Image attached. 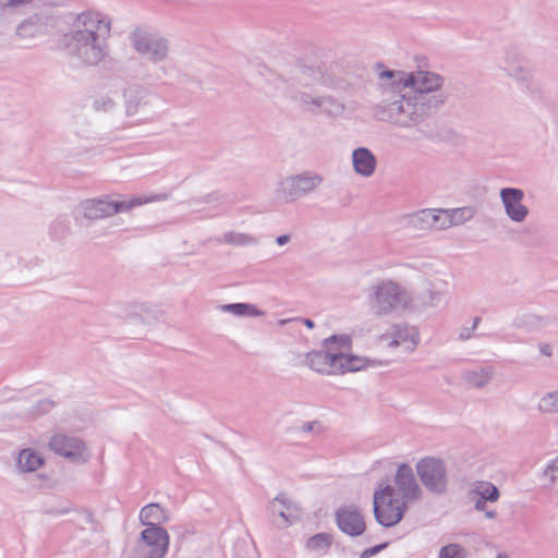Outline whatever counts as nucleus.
<instances>
[{
  "label": "nucleus",
  "instance_id": "nucleus-47",
  "mask_svg": "<svg viewBox=\"0 0 558 558\" xmlns=\"http://www.w3.org/2000/svg\"><path fill=\"white\" fill-rule=\"evenodd\" d=\"M331 86L335 89H342V90H344L347 88V86H348V83L345 81H343V80H340L338 82L332 83Z\"/></svg>",
  "mask_w": 558,
  "mask_h": 558
},
{
  "label": "nucleus",
  "instance_id": "nucleus-10",
  "mask_svg": "<svg viewBox=\"0 0 558 558\" xmlns=\"http://www.w3.org/2000/svg\"><path fill=\"white\" fill-rule=\"evenodd\" d=\"M420 341L417 326L405 322L391 324L386 330V345L389 349H400L404 353H412Z\"/></svg>",
  "mask_w": 558,
  "mask_h": 558
},
{
  "label": "nucleus",
  "instance_id": "nucleus-38",
  "mask_svg": "<svg viewBox=\"0 0 558 558\" xmlns=\"http://www.w3.org/2000/svg\"><path fill=\"white\" fill-rule=\"evenodd\" d=\"M94 108L97 111H110L114 108V101L107 96H101L94 100Z\"/></svg>",
  "mask_w": 558,
  "mask_h": 558
},
{
  "label": "nucleus",
  "instance_id": "nucleus-52",
  "mask_svg": "<svg viewBox=\"0 0 558 558\" xmlns=\"http://www.w3.org/2000/svg\"><path fill=\"white\" fill-rule=\"evenodd\" d=\"M496 558H502V556H501V555H499V556H497Z\"/></svg>",
  "mask_w": 558,
  "mask_h": 558
},
{
  "label": "nucleus",
  "instance_id": "nucleus-37",
  "mask_svg": "<svg viewBox=\"0 0 558 558\" xmlns=\"http://www.w3.org/2000/svg\"><path fill=\"white\" fill-rule=\"evenodd\" d=\"M481 322L480 317H474L472 325L461 326L458 332V340L466 341L475 337V330Z\"/></svg>",
  "mask_w": 558,
  "mask_h": 558
},
{
  "label": "nucleus",
  "instance_id": "nucleus-36",
  "mask_svg": "<svg viewBox=\"0 0 558 558\" xmlns=\"http://www.w3.org/2000/svg\"><path fill=\"white\" fill-rule=\"evenodd\" d=\"M466 549L458 543H452L440 548L438 558H466Z\"/></svg>",
  "mask_w": 558,
  "mask_h": 558
},
{
  "label": "nucleus",
  "instance_id": "nucleus-49",
  "mask_svg": "<svg viewBox=\"0 0 558 558\" xmlns=\"http://www.w3.org/2000/svg\"><path fill=\"white\" fill-rule=\"evenodd\" d=\"M70 510L69 509H53L50 511L51 514H56V515H60V514H65L68 513Z\"/></svg>",
  "mask_w": 558,
  "mask_h": 558
},
{
  "label": "nucleus",
  "instance_id": "nucleus-45",
  "mask_svg": "<svg viewBox=\"0 0 558 558\" xmlns=\"http://www.w3.org/2000/svg\"><path fill=\"white\" fill-rule=\"evenodd\" d=\"M290 239H291V238H290V235H289V234H282V235L277 236V239H276V243H277L278 245L282 246V245H286L287 243H289V242H290Z\"/></svg>",
  "mask_w": 558,
  "mask_h": 558
},
{
  "label": "nucleus",
  "instance_id": "nucleus-40",
  "mask_svg": "<svg viewBox=\"0 0 558 558\" xmlns=\"http://www.w3.org/2000/svg\"><path fill=\"white\" fill-rule=\"evenodd\" d=\"M32 0H0V7L2 8H15L21 4L29 3Z\"/></svg>",
  "mask_w": 558,
  "mask_h": 558
},
{
  "label": "nucleus",
  "instance_id": "nucleus-28",
  "mask_svg": "<svg viewBox=\"0 0 558 558\" xmlns=\"http://www.w3.org/2000/svg\"><path fill=\"white\" fill-rule=\"evenodd\" d=\"M367 300L372 314L377 316L384 314V282H379L371 289Z\"/></svg>",
  "mask_w": 558,
  "mask_h": 558
},
{
  "label": "nucleus",
  "instance_id": "nucleus-14",
  "mask_svg": "<svg viewBox=\"0 0 558 558\" xmlns=\"http://www.w3.org/2000/svg\"><path fill=\"white\" fill-rule=\"evenodd\" d=\"M499 197L507 217L521 223L529 216V208L523 204L524 192L517 187H504L499 192Z\"/></svg>",
  "mask_w": 558,
  "mask_h": 558
},
{
  "label": "nucleus",
  "instance_id": "nucleus-6",
  "mask_svg": "<svg viewBox=\"0 0 558 558\" xmlns=\"http://www.w3.org/2000/svg\"><path fill=\"white\" fill-rule=\"evenodd\" d=\"M415 471L424 488L433 495L441 496L448 490L449 477L446 462L435 456L421 458Z\"/></svg>",
  "mask_w": 558,
  "mask_h": 558
},
{
  "label": "nucleus",
  "instance_id": "nucleus-51",
  "mask_svg": "<svg viewBox=\"0 0 558 558\" xmlns=\"http://www.w3.org/2000/svg\"><path fill=\"white\" fill-rule=\"evenodd\" d=\"M287 323H288V320H287V319H282V320H280V325H284V324H287Z\"/></svg>",
  "mask_w": 558,
  "mask_h": 558
},
{
  "label": "nucleus",
  "instance_id": "nucleus-26",
  "mask_svg": "<svg viewBox=\"0 0 558 558\" xmlns=\"http://www.w3.org/2000/svg\"><path fill=\"white\" fill-rule=\"evenodd\" d=\"M492 367H483L475 371H469L464 374L465 381L474 388H484L493 378Z\"/></svg>",
  "mask_w": 558,
  "mask_h": 558
},
{
  "label": "nucleus",
  "instance_id": "nucleus-11",
  "mask_svg": "<svg viewBox=\"0 0 558 558\" xmlns=\"http://www.w3.org/2000/svg\"><path fill=\"white\" fill-rule=\"evenodd\" d=\"M271 522L278 529H286L301 519L302 511L296 502L284 494L275 497L267 507Z\"/></svg>",
  "mask_w": 558,
  "mask_h": 558
},
{
  "label": "nucleus",
  "instance_id": "nucleus-13",
  "mask_svg": "<svg viewBox=\"0 0 558 558\" xmlns=\"http://www.w3.org/2000/svg\"><path fill=\"white\" fill-rule=\"evenodd\" d=\"M159 102L156 95L144 88H130L125 93V113L129 117L141 114L144 120H148Z\"/></svg>",
  "mask_w": 558,
  "mask_h": 558
},
{
  "label": "nucleus",
  "instance_id": "nucleus-43",
  "mask_svg": "<svg viewBox=\"0 0 558 558\" xmlns=\"http://www.w3.org/2000/svg\"><path fill=\"white\" fill-rule=\"evenodd\" d=\"M220 199V196L218 193H210L204 196L199 203H211V202H218Z\"/></svg>",
  "mask_w": 558,
  "mask_h": 558
},
{
  "label": "nucleus",
  "instance_id": "nucleus-2",
  "mask_svg": "<svg viewBox=\"0 0 558 558\" xmlns=\"http://www.w3.org/2000/svg\"><path fill=\"white\" fill-rule=\"evenodd\" d=\"M111 31V20L95 11L80 15L78 27L68 44L70 52L82 64L97 65L108 54L107 38Z\"/></svg>",
  "mask_w": 558,
  "mask_h": 558
},
{
  "label": "nucleus",
  "instance_id": "nucleus-29",
  "mask_svg": "<svg viewBox=\"0 0 558 558\" xmlns=\"http://www.w3.org/2000/svg\"><path fill=\"white\" fill-rule=\"evenodd\" d=\"M215 241L234 246H247L256 244V239L252 235L233 231L225 233L221 238H216Z\"/></svg>",
  "mask_w": 558,
  "mask_h": 558
},
{
  "label": "nucleus",
  "instance_id": "nucleus-7",
  "mask_svg": "<svg viewBox=\"0 0 558 558\" xmlns=\"http://www.w3.org/2000/svg\"><path fill=\"white\" fill-rule=\"evenodd\" d=\"M169 547V534L163 527H146L125 558H163Z\"/></svg>",
  "mask_w": 558,
  "mask_h": 558
},
{
  "label": "nucleus",
  "instance_id": "nucleus-5",
  "mask_svg": "<svg viewBox=\"0 0 558 558\" xmlns=\"http://www.w3.org/2000/svg\"><path fill=\"white\" fill-rule=\"evenodd\" d=\"M401 270L409 271L410 267L407 265L391 266L392 278L386 280V315L389 316H404L415 308L414 299L409 289L395 279Z\"/></svg>",
  "mask_w": 558,
  "mask_h": 558
},
{
  "label": "nucleus",
  "instance_id": "nucleus-39",
  "mask_svg": "<svg viewBox=\"0 0 558 558\" xmlns=\"http://www.w3.org/2000/svg\"><path fill=\"white\" fill-rule=\"evenodd\" d=\"M383 550H384V543H380L371 548L363 550L360 555V558H371L372 556L377 555Z\"/></svg>",
  "mask_w": 558,
  "mask_h": 558
},
{
  "label": "nucleus",
  "instance_id": "nucleus-18",
  "mask_svg": "<svg viewBox=\"0 0 558 558\" xmlns=\"http://www.w3.org/2000/svg\"><path fill=\"white\" fill-rule=\"evenodd\" d=\"M468 498L476 511H484L488 504L497 502L500 492L496 485L487 481L474 482L468 490Z\"/></svg>",
  "mask_w": 558,
  "mask_h": 558
},
{
  "label": "nucleus",
  "instance_id": "nucleus-33",
  "mask_svg": "<svg viewBox=\"0 0 558 558\" xmlns=\"http://www.w3.org/2000/svg\"><path fill=\"white\" fill-rule=\"evenodd\" d=\"M373 506L376 521L380 525H384V483H379L377 488L375 489Z\"/></svg>",
  "mask_w": 558,
  "mask_h": 558
},
{
  "label": "nucleus",
  "instance_id": "nucleus-48",
  "mask_svg": "<svg viewBox=\"0 0 558 558\" xmlns=\"http://www.w3.org/2000/svg\"><path fill=\"white\" fill-rule=\"evenodd\" d=\"M302 322L310 329H313L315 327L314 320H312L310 318H303Z\"/></svg>",
  "mask_w": 558,
  "mask_h": 558
},
{
  "label": "nucleus",
  "instance_id": "nucleus-4",
  "mask_svg": "<svg viewBox=\"0 0 558 558\" xmlns=\"http://www.w3.org/2000/svg\"><path fill=\"white\" fill-rule=\"evenodd\" d=\"M161 197H132L129 201L112 199L108 195L82 201L78 205V213L87 220H99L113 216L114 214L129 211L143 204L159 201Z\"/></svg>",
  "mask_w": 558,
  "mask_h": 558
},
{
  "label": "nucleus",
  "instance_id": "nucleus-34",
  "mask_svg": "<svg viewBox=\"0 0 558 558\" xmlns=\"http://www.w3.org/2000/svg\"><path fill=\"white\" fill-rule=\"evenodd\" d=\"M350 344L351 339L348 335H333L324 340V347L332 352H336L337 349H348Z\"/></svg>",
  "mask_w": 558,
  "mask_h": 558
},
{
  "label": "nucleus",
  "instance_id": "nucleus-22",
  "mask_svg": "<svg viewBox=\"0 0 558 558\" xmlns=\"http://www.w3.org/2000/svg\"><path fill=\"white\" fill-rule=\"evenodd\" d=\"M475 208L473 207H459L452 209H445V227L449 229L450 227L461 226L468 221H470L475 216Z\"/></svg>",
  "mask_w": 558,
  "mask_h": 558
},
{
  "label": "nucleus",
  "instance_id": "nucleus-24",
  "mask_svg": "<svg viewBox=\"0 0 558 558\" xmlns=\"http://www.w3.org/2000/svg\"><path fill=\"white\" fill-rule=\"evenodd\" d=\"M44 463V460L32 449H23L17 458L16 465L22 472H34Z\"/></svg>",
  "mask_w": 558,
  "mask_h": 558
},
{
  "label": "nucleus",
  "instance_id": "nucleus-23",
  "mask_svg": "<svg viewBox=\"0 0 558 558\" xmlns=\"http://www.w3.org/2000/svg\"><path fill=\"white\" fill-rule=\"evenodd\" d=\"M221 311L239 317H260L265 315V312L251 303L223 304Z\"/></svg>",
  "mask_w": 558,
  "mask_h": 558
},
{
  "label": "nucleus",
  "instance_id": "nucleus-20",
  "mask_svg": "<svg viewBox=\"0 0 558 558\" xmlns=\"http://www.w3.org/2000/svg\"><path fill=\"white\" fill-rule=\"evenodd\" d=\"M352 165L359 175L368 178L374 174L377 160L368 148L359 147L352 153Z\"/></svg>",
  "mask_w": 558,
  "mask_h": 558
},
{
  "label": "nucleus",
  "instance_id": "nucleus-9",
  "mask_svg": "<svg viewBox=\"0 0 558 558\" xmlns=\"http://www.w3.org/2000/svg\"><path fill=\"white\" fill-rule=\"evenodd\" d=\"M131 44L138 53L147 56L153 62L163 61L169 53L167 39L143 28H136L131 34Z\"/></svg>",
  "mask_w": 558,
  "mask_h": 558
},
{
  "label": "nucleus",
  "instance_id": "nucleus-21",
  "mask_svg": "<svg viewBox=\"0 0 558 558\" xmlns=\"http://www.w3.org/2000/svg\"><path fill=\"white\" fill-rule=\"evenodd\" d=\"M140 521L146 527H161V523L169 521V514L159 504H149L141 509Z\"/></svg>",
  "mask_w": 558,
  "mask_h": 558
},
{
  "label": "nucleus",
  "instance_id": "nucleus-31",
  "mask_svg": "<svg viewBox=\"0 0 558 558\" xmlns=\"http://www.w3.org/2000/svg\"><path fill=\"white\" fill-rule=\"evenodd\" d=\"M318 112L329 117H340L344 112V105L331 96H322L318 104Z\"/></svg>",
  "mask_w": 558,
  "mask_h": 558
},
{
  "label": "nucleus",
  "instance_id": "nucleus-1",
  "mask_svg": "<svg viewBox=\"0 0 558 558\" xmlns=\"http://www.w3.org/2000/svg\"><path fill=\"white\" fill-rule=\"evenodd\" d=\"M445 85L435 71L386 69V120L401 128L420 125L448 101Z\"/></svg>",
  "mask_w": 558,
  "mask_h": 558
},
{
  "label": "nucleus",
  "instance_id": "nucleus-17",
  "mask_svg": "<svg viewBox=\"0 0 558 558\" xmlns=\"http://www.w3.org/2000/svg\"><path fill=\"white\" fill-rule=\"evenodd\" d=\"M445 209L426 208L405 217L407 225L416 230H446Z\"/></svg>",
  "mask_w": 558,
  "mask_h": 558
},
{
  "label": "nucleus",
  "instance_id": "nucleus-32",
  "mask_svg": "<svg viewBox=\"0 0 558 558\" xmlns=\"http://www.w3.org/2000/svg\"><path fill=\"white\" fill-rule=\"evenodd\" d=\"M320 97L322 96L319 95L312 94L305 90H299L292 95V99L300 104L303 107V109L314 113H318V104Z\"/></svg>",
  "mask_w": 558,
  "mask_h": 558
},
{
  "label": "nucleus",
  "instance_id": "nucleus-27",
  "mask_svg": "<svg viewBox=\"0 0 558 558\" xmlns=\"http://www.w3.org/2000/svg\"><path fill=\"white\" fill-rule=\"evenodd\" d=\"M536 409L542 415L558 414V389L543 393Z\"/></svg>",
  "mask_w": 558,
  "mask_h": 558
},
{
  "label": "nucleus",
  "instance_id": "nucleus-25",
  "mask_svg": "<svg viewBox=\"0 0 558 558\" xmlns=\"http://www.w3.org/2000/svg\"><path fill=\"white\" fill-rule=\"evenodd\" d=\"M332 544V536L329 533H318L306 541V549L318 555H326Z\"/></svg>",
  "mask_w": 558,
  "mask_h": 558
},
{
  "label": "nucleus",
  "instance_id": "nucleus-30",
  "mask_svg": "<svg viewBox=\"0 0 558 558\" xmlns=\"http://www.w3.org/2000/svg\"><path fill=\"white\" fill-rule=\"evenodd\" d=\"M364 365V361L361 357L338 352L337 372H356L362 369Z\"/></svg>",
  "mask_w": 558,
  "mask_h": 558
},
{
  "label": "nucleus",
  "instance_id": "nucleus-46",
  "mask_svg": "<svg viewBox=\"0 0 558 558\" xmlns=\"http://www.w3.org/2000/svg\"><path fill=\"white\" fill-rule=\"evenodd\" d=\"M483 512L485 518L488 520H494L497 517V512L495 510L488 509L487 506H485V510Z\"/></svg>",
  "mask_w": 558,
  "mask_h": 558
},
{
  "label": "nucleus",
  "instance_id": "nucleus-8",
  "mask_svg": "<svg viewBox=\"0 0 558 558\" xmlns=\"http://www.w3.org/2000/svg\"><path fill=\"white\" fill-rule=\"evenodd\" d=\"M323 181L320 174L305 171L281 180L277 193L284 202H293L315 191Z\"/></svg>",
  "mask_w": 558,
  "mask_h": 558
},
{
  "label": "nucleus",
  "instance_id": "nucleus-16",
  "mask_svg": "<svg viewBox=\"0 0 558 558\" xmlns=\"http://www.w3.org/2000/svg\"><path fill=\"white\" fill-rule=\"evenodd\" d=\"M335 517L337 526L344 534L354 537L365 532L364 518L355 506L340 507L336 511Z\"/></svg>",
  "mask_w": 558,
  "mask_h": 558
},
{
  "label": "nucleus",
  "instance_id": "nucleus-19",
  "mask_svg": "<svg viewBox=\"0 0 558 558\" xmlns=\"http://www.w3.org/2000/svg\"><path fill=\"white\" fill-rule=\"evenodd\" d=\"M306 364L315 372L322 374L337 373L338 352L331 350L312 351L306 355Z\"/></svg>",
  "mask_w": 558,
  "mask_h": 558
},
{
  "label": "nucleus",
  "instance_id": "nucleus-3",
  "mask_svg": "<svg viewBox=\"0 0 558 558\" xmlns=\"http://www.w3.org/2000/svg\"><path fill=\"white\" fill-rule=\"evenodd\" d=\"M423 495L411 465L398 464L392 485H386V527L399 523L409 506L421 501Z\"/></svg>",
  "mask_w": 558,
  "mask_h": 558
},
{
  "label": "nucleus",
  "instance_id": "nucleus-35",
  "mask_svg": "<svg viewBox=\"0 0 558 558\" xmlns=\"http://www.w3.org/2000/svg\"><path fill=\"white\" fill-rule=\"evenodd\" d=\"M542 475L548 486H558V457L547 463Z\"/></svg>",
  "mask_w": 558,
  "mask_h": 558
},
{
  "label": "nucleus",
  "instance_id": "nucleus-12",
  "mask_svg": "<svg viewBox=\"0 0 558 558\" xmlns=\"http://www.w3.org/2000/svg\"><path fill=\"white\" fill-rule=\"evenodd\" d=\"M49 447L54 453L72 462L83 463L89 459L85 444L75 436L56 434L50 438Z\"/></svg>",
  "mask_w": 558,
  "mask_h": 558
},
{
  "label": "nucleus",
  "instance_id": "nucleus-44",
  "mask_svg": "<svg viewBox=\"0 0 558 558\" xmlns=\"http://www.w3.org/2000/svg\"><path fill=\"white\" fill-rule=\"evenodd\" d=\"M318 425V422L316 421H313V422H306L304 423L302 426H301V430L303 433H311L314 430V427Z\"/></svg>",
  "mask_w": 558,
  "mask_h": 558
},
{
  "label": "nucleus",
  "instance_id": "nucleus-41",
  "mask_svg": "<svg viewBox=\"0 0 558 558\" xmlns=\"http://www.w3.org/2000/svg\"><path fill=\"white\" fill-rule=\"evenodd\" d=\"M441 292L439 291H429V302L432 305H436L441 300Z\"/></svg>",
  "mask_w": 558,
  "mask_h": 558
},
{
  "label": "nucleus",
  "instance_id": "nucleus-15",
  "mask_svg": "<svg viewBox=\"0 0 558 558\" xmlns=\"http://www.w3.org/2000/svg\"><path fill=\"white\" fill-rule=\"evenodd\" d=\"M502 71L514 81L529 86L534 80V70L531 64L515 51H507L502 63Z\"/></svg>",
  "mask_w": 558,
  "mask_h": 558
},
{
  "label": "nucleus",
  "instance_id": "nucleus-50",
  "mask_svg": "<svg viewBox=\"0 0 558 558\" xmlns=\"http://www.w3.org/2000/svg\"><path fill=\"white\" fill-rule=\"evenodd\" d=\"M376 68L379 78H384V64L379 62Z\"/></svg>",
  "mask_w": 558,
  "mask_h": 558
},
{
  "label": "nucleus",
  "instance_id": "nucleus-42",
  "mask_svg": "<svg viewBox=\"0 0 558 558\" xmlns=\"http://www.w3.org/2000/svg\"><path fill=\"white\" fill-rule=\"evenodd\" d=\"M38 407L43 413H46L53 407V402L50 400H41Z\"/></svg>",
  "mask_w": 558,
  "mask_h": 558
}]
</instances>
